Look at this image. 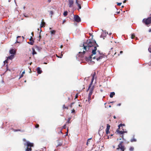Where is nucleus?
Instances as JSON below:
<instances>
[{
    "instance_id": "nucleus-42",
    "label": "nucleus",
    "mask_w": 151,
    "mask_h": 151,
    "mask_svg": "<svg viewBox=\"0 0 151 151\" xmlns=\"http://www.w3.org/2000/svg\"><path fill=\"white\" fill-rule=\"evenodd\" d=\"M76 3L77 5L79 4L78 3V0H76Z\"/></svg>"
},
{
    "instance_id": "nucleus-16",
    "label": "nucleus",
    "mask_w": 151,
    "mask_h": 151,
    "mask_svg": "<svg viewBox=\"0 0 151 151\" xmlns=\"http://www.w3.org/2000/svg\"><path fill=\"white\" fill-rule=\"evenodd\" d=\"M71 120V118L69 117L68 118V121L66 123V124H68L69 123H70V120Z\"/></svg>"
},
{
    "instance_id": "nucleus-61",
    "label": "nucleus",
    "mask_w": 151,
    "mask_h": 151,
    "mask_svg": "<svg viewBox=\"0 0 151 151\" xmlns=\"http://www.w3.org/2000/svg\"><path fill=\"white\" fill-rule=\"evenodd\" d=\"M47 63H44V64H46Z\"/></svg>"
},
{
    "instance_id": "nucleus-64",
    "label": "nucleus",
    "mask_w": 151,
    "mask_h": 151,
    "mask_svg": "<svg viewBox=\"0 0 151 151\" xmlns=\"http://www.w3.org/2000/svg\"><path fill=\"white\" fill-rule=\"evenodd\" d=\"M38 30H39V29H38Z\"/></svg>"
},
{
    "instance_id": "nucleus-58",
    "label": "nucleus",
    "mask_w": 151,
    "mask_h": 151,
    "mask_svg": "<svg viewBox=\"0 0 151 151\" xmlns=\"http://www.w3.org/2000/svg\"><path fill=\"white\" fill-rule=\"evenodd\" d=\"M78 106H81H81L80 104H79Z\"/></svg>"
},
{
    "instance_id": "nucleus-52",
    "label": "nucleus",
    "mask_w": 151,
    "mask_h": 151,
    "mask_svg": "<svg viewBox=\"0 0 151 151\" xmlns=\"http://www.w3.org/2000/svg\"><path fill=\"white\" fill-rule=\"evenodd\" d=\"M122 8H123L124 7V6H122L121 7Z\"/></svg>"
},
{
    "instance_id": "nucleus-14",
    "label": "nucleus",
    "mask_w": 151,
    "mask_h": 151,
    "mask_svg": "<svg viewBox=\"0 0 151 151\" xmlns=\"http://www.w3.org/2000/svg\"><path fill=\"white\" fill-rule=\"evenodd\" d=\"M51 35H54L56 32V31L55 30H53L50 31Z\"/></svg>"
},
{
    "instance_id": "nucleus-5",
    "label": "nucleus",
    "mask_w": 151,
    "mask_h": 151,
    "mask_svg": "<svg viewBox=\"0 0 151 151\" xmlns=\"http://www.w3.org/2000/svg\"><path fill=\"white\" fill-rule=\"evenodd\" d=\"M142 22L146 25L151 24V17L147 19H144L142 20Z\"/></svg>"
},
{
    "instance_id": "nucleus-30",
    "label": "nucleus",
    "mask_w": 151,
    "mask_h": 151,
    "mask_svg": "<svg viewBox=\"0 0 151 151\" xmlns=\"http://www.w3.org/2000/svg\"><path fill=\"white\" fill-rule=\"evenodd\" d=\"M77 6L78 7V8L79 9H81V5L79 4H78L77 5Z\"/></svg>"
},
{
    "instance_id": "nucleus-15",
    "label": "nucleus",
    "mask_w": 151,
    "mask_h": 151,
    "mask_svg": "<svg viewBox=\"0 0 151 151\" xmlns=\"http://www.w3.org/2000/svg\"><path fill=\"white\" fill-rule=\"evenodd\" d=\"M32 54L33 55L35 54H37V52H35V49L34 48H32Z\"/></svg>"
},
{
    "instance_id": "nucleus-48",
    "label": "nucleus",
    "mask_w": 151,
    "mask_h": 151,
    "mask_svg": "<svg viewBox=\"0 0 151 151\" xmlns=\"http://www.w3.org/2000/svg\"><path fill=\"white\" fill-rule=\"evenodd\" d=\"M51 1V0H48V2H50Z\"/></svg>"
},
{
    "instance_id": "nucleus-31",
    "label": "nucleus",
    "mask_w": 151,
    "mask_h": 151,
    "mask_svg": "<svg viewBox=\"0 0 151 151\" xmlns=\"http://www.w3.org/2000/svg\"><path fill=\"white\" fill-rule=\"evenodd\" d=\"M75 110L74 109H73L71 111V113L75 114Z\"/></svg>"
},
{
    "instance_id": "nucleus-38",
    "label": "nucleus",
    "mask_w": 151,
    "mask_h": 151,
    "mask_svg": "<svg viewBox=\"0 0 151 151\" xmlns=\"http://www.w3.org/2000/svg\"><path fill=\"white\" fill-rule=\"evenodd\" d=\"M78 93H77L76 96H75V99L76 98H77L78 97Z\"/></svg>"
},
{
    "instance_id": "nucleus-53",
    "label": "nucleus",
    "mask_w": 151,
    "mask_h": 151,
    "mask_svg": "<svg viewBox=\"0 0 151 151\" xmlns=\"http://www.w3.org/2000/svg\"><path fill=\"white\" fill-rule=\"evenodd\" d=\"M119 13H120V12H117V14H119Z\"/></svg>"
},
{
    "instance_id": "nucleus-21",
    "label": "nucleus",
    "mask_w": 151,
    "mask_h": 151,
    "mask_svg": "<svg viewBox=\"0 0 151 151\" xmlns=\"http://www.w3.org/2000/svg\"><path fill=\"white\" fill-rule=\"evenodd\" d=\"M68 12L67 11H65L64 12L63 15L65 16H66L68 15Z\"/></svg>"
},
{
    "instance_id": "nucleus-1",
    "label": "nucleus",
    "mask_w": 151,
    "mask_h": 151,
    "mask_svg": "<svg viewBox=\"0 0 151 151\" xmlns=\"http://www.w3.org/2000/svg\"><path fill=\"white\" fill-rule=\"evenodd\" d=\"M83 49L85 50H83V52H79V56L81 54H82V55H81V57H83V55L85 54L86 51L90 50H92V54L89 57V60H91L92 58H93V59H96L97 61H99L104 58V55L102 53H101L100 51H97L96 52L97 47H98L99 46L95 41H93L90 39L87 40L85 42L83 43Z\"/></svg>"
},
{
    "instance_id": "nucleus-13",
    "label": "nucleus",
    "mask_w": 151,
    "mask_h": 151,
    "mask_svg": "<svg viewBox=\"0 0 151 151\" xmlns=\"http://www.w3.org/2000/svg\"><path fill=\"white\" fill-rule=\"evenodd\" d=\"M14 56L13 55H12L8 57V59L10 60H12L14 58Z\"/></svg>"
},
{
    "instance_id": "nucleus-60",
    "label": "nucleus",
    "mask_w": 151,
    "mask_h": 151,
    "mask_svg": "<svg viewBox=\"0 0 151 151\" xmlns=\"http://www.w3.org/2000/svg\"><path fill=\"white\" fill-rule=\"evenodd\" d=\"M113 134H111V136H113Z\"/></svg>"
},
{
    "instance_id": "nucleus-55",
    "label": "nucleus",
    "mask_w": 151,
    "mask_h": 151,
    "mask_svg": "<svg viewBox=\"0 0 151 151\" xmlns=\"http://www.w3.org/2000/svg\"><path fill=\"white\" fill-rule=\"evenodd\" d=\"M149 32H151V29H150L149 30Z\"/></svg>"
},
{
    "instance_id": "nucleus-36",
    "label": "nucleus",
    "mask_w": 151,
    "mask_h": 151,
    "mask_svg": "<svg viewBox=\"0 0 151 151\" xmlns=\"http://www.w3.org/2000/svg\"><path fill=\"white\" fill-rule=\"evenodd\" d=\"M39 125L38 124H36L35 127V128H37L39 127Z\"/></svg>"
},
{
    "instance_id": "nucleus-18",
    "label": "nucleus",
    "mask_w": 151,
    "mask_h": 151,
    "mask_svg": "<svg viewBox=\"0 0 151 151\" xmlns=\"http://www.w3.org/2000/svg\"><path fill=\"white\" fill-rule=\"evenodd\" d=\"M110 126L109 124H107V127L106 130H109Z\"/></svg>"
},
{
    "instance_id": "nucleus-24",
    "label": "nucleus",
    "mask_w": 151,
    "mask_h": 151,
    "mask_svg": "<svg viewBox=\"0 0 151 151\" xmlns=\"http://www.w3.org/2000/svg\"><path fill=\"white\" fill-rule=\"evenodd\" d=\"M49 13L51 15V17L52 15L53 14V12L52 11H49Z\"/></svg>"
},
{
    "instance_id": "nucleus-57",
    "label": "nucleus",
    "mask_w": 151,
    "mask_h": 151,
    "mask_svg": "<svg viewBox=\"0 0 151 151\" xmlns=\"http://www.w3.org/2000/svg\"><path fill=\"white\" fill-rule=\"evenodd\" d=\"M113 148H115V146H113Z\"/></svg>"
},
{
    "instance_id": "nucleus-56",
    "label": "nucleus",
    "mask_w": 151,
    "mask_h": 151,
    "mask_svg": "<svg viewBox=\"0 0 151 151\" xmlns=\"http://www.w3.org/2000/svg\"><path fill=\"white\" fill-rule=\"evenodd\" d=\"M68 100H70V98H69V97H68Z\"/></svg>"
},
{
    "instance_id": "nucleus-4",
    "label": "nucleus",
    "mask_w": 151,
    "mask_h": 151,
    "mask_svg": "<svg viewBox=\"0 0 151 151\" xmlns=\"http://www.w3.org/2000/svg\"><path fill=\"white\" fill-rule=\"evenodd\" d=\"M123 142H121L118 145V147L116 148V150H118L120 149L121 151H124L126 149L124 146L123 145Z\"/></svg>"
},
{
    "instance_id": "nucleus-54",
    "label": "nucleus",
    "mask_w": 151,
    "mask_h": 151,
    "mask_svg": "<svg viewBox=\"0 0 151 151\" xmlns=\"http://www.w3.org/2000/svg\"><path fill=\"white\" fill-rule=\"evenodd\" d=\"M32 36H33V32H32Z\"/></svg>"
},
{
    "instance_id": "nucleus-25",
    "label": "nucleus",
    "mask_w": 151,
    "mask_h": 151,
    "mask_svg": "<svg viewBox=\"0 0 151 151\" xmlns=\"http://www.w3.org/2000/svg\"><path fill=\"white\" fill-rule=\"evenodd\" d=\"M41 31H42V30H40V34H39V38H40V39H39V41H40V39H41V34H40V32H41Z\"/></svg>"
},
{
    "instance_id": "nucleus-17",
    "label": "nucleus",
    "mask_w": 151,
    "mask_h": 151,
    "mask_svg": "<svg viewBox=\"0 0 151 151\" xmlns=\"http://www.w3.org/2000/svg\"><path fill=\"white\" fill-rule=\"evenodd\" d=\"M137 141L136 139L134 138H133L130 140V141L131 142H135Z\"/></svg>"
},
{
    "instance_id": "nucleus-26",
    "label": "nucleus",
    "mask_w": 151,
    "mask_h": 151,
    "mask_svg": "<svg viewBox=\"0 0 151 151\" xmlns=\"http://www.w3.org/2000/svg\"><path fill=\"white\" fill-rule=\"evenodd\" d=\"M135 37V35L134 34H132L131 35V38L132 39H133Z\"/></svg>"
},
{
    "instance_id": "nucleus-34",
    "label": "nucleus",
    "mask_w": 151,
    "mask_h": 151,
    "mask_svg": "<svg viewBox=\"0 0 151 151\" xmlns=\"http://www.w3.org/2000/svg\"><path fill=\"white\" fill-rule=\"evenodd\" d=\"M14 131H21L22 132H24V131H21V130H20V129H16V130H14Z\"/></svg>"
},
{
    "instance_id": "nucleus-62",
    "label": "nucleus",
    "mask_w": 151,
    "mask_h": 151,
    "mask_svg": "<svg viewBox=\"0 0 151 151\" xmlns=\"http://www.w3.org/2000/svg\"><path fill=\"white\" fill-rule=\"evenodd\" d=\"M51 29V28H50V29Z\"/></svg>"
},
{
    "instance_id": "nucleus-40",
    "label": "nucleus",
    "mask_w": 151,
    "mask_h": 151,
    "mask_svg": "<svg viewBox=\"0 0 151 151\" xmlns=\"http://www.w3.org/2000/svg\"><path fill=\"white\" fill-rule=\"evenodd\" d=\"M91 139H88L87 140V145H88V143L89 142V140Z\"/></svg>"
},
{
    "instance_id": "nucleus-44",
    "label": "nucleus",
    "mask_w": 151,
    "mask_h": 151,
    "mask_svg": "<svg viewBox=\"0 0 151 151\" xmlns=\"http://www.w3.org/2000/svg\"><path fill=\"white\" fill-rule=\"evenodd\" d=\"M127 1V0H124V1L123 2V3H125Z\"/></svg>"
},
{
    "instance_id": "nucleus-23",
    "label": "nucleus",
    "mask_w": 151,
    "mask_h": 151,
    "mask_svg": "<svg viewBox=\"0 0 151 151\" xmlns=\"http://www.w3.org/2000/svg\"><path fill=\"white\" fill-rule=\"evenodd\" d=\"M134 150V148L133 147H130L129 149V150L130 151H133Z\"/></svg>"
},
{
    "instance_id": "nucleus-19",
    "label": "nucleus",
    "mask_w": 151,
    "mask_h": 151,
    "mask_svg": "<svg viewBox=\"0 0 151 151\" xmlns=\"http://www.w3.org/2000/svg\"><path fill=\"white\" fill-rule=\"evenodd\" d=\"M63 109H68V106H66L65 104L63 105Z\"/></svg>"
},
{
    "instance_id": "nucleus-43",
    "label": "nucleus",
    "mask_w": 151,
    "mask_h": 151,
    "mask_svg": "<svg viewBox=\"0 0 151 151\" xmlns=\"http://www.w3.org/2000/svg\"><path fill=\"white\" fill-rule=\"evenodd\" d=\"M15 43H20V42H19V41H18V40H17V41H16V42Z\"/></svg>"
},
{
    "instance_id": "nucleus-2",
    "label": "nucleus",
    "mask_w": 151,
    "mask_h": 151,
    "mask_svg": "<svg viewBox=\"0 0 151 151\" xmlns=\"http://www.w3.org/2000/svg\"><path fill=\"white\" fill-rule=\"evenodd\" d=\"M95 75V73L93 75L92 78L91 79V82L89 84L88 88L86 91H88V90H89V93L88 96V101H89L91 100V96L92 95L93 93V91L94 89L93 86L91 87L92 85L93 84V83L94 80Z\"/></svg>"
},
{
    "instance_id": "nucleus-6",
    "label": "nucleus",
    "mask_w": 151,
    "mask_h": 151,
    "mask_svg": "<svg viewBox=\"0 0 151 151\" xmlns=\"http://www.w3.org/2000/svg\"><path fill=\"white\" fill-rule=\"evenodd\" d=\"M74 19L75 21L77 22H79L81 21L80 17L77 15H75L74 16Z\"/></svg>"
},
{
    "instance_id": "nucleus-12",
    "label": "nucleus",
    "mask_w": 151,
    "mask_h": 151,
    "mask_svg": "<svg viewBox=\"0 0 151 151\" xmlns=\"http://www.w3.org/2000/svg\"><path fill=\"white\" fill-rule=\"evenodd\" d=\"M115 94V93L114 92H112L110 93L109 96L110 98H112L114 96Z\"/></svg>"
},
{
    "instance_id": "nucleus-32",
    "label": "nucleus",
    "mask_w": 151,
    "mask_h": 151,
    "mask_svg": "<svg viewBox=\"0 0 151 151\" xmlns=\"http://www.w3.org/2000/svg\"><path fill=\"white\" fill-rule=\"evenodd\" d=\"M116 4H117V5L118 6H120L122 4V3H118V2H117L116 3Z\"/></svg>"
},
{
    "instance_id": "nucleus-10",
    "label": "nucleus",
    "mask_w": 151,
    "mask_h": 151,
    "mask_svg": "<svg viewBox=\"0 0 151 151\" xmlns=\"http://www.w3.org/2000/svg\"><path fill=\"white\" fill-rule=\"evenodd\" d=\"M9 52L11 54L14 55L16 53V51L14 49H12L10 50Z\"/></svg>"
},
{
    "instance_id": "nucleus-47",
    "label": "nucleus",
    "mask_w": 151,
    "mask_h": 151,
    "mask_svg": "<svg viewBox=\"0 0 151 151\" xmlns=\"http://www.w3.org/2000/svg\"><path fill=\"white\" fill-rule=\"evenodd\" d=\"M121 105V104L120 103L117 104V106H120Z\"/></svg>"
},
{
    "instance_id": "nucleus-28",
    "label": "nucleus",
    "mask_w": 151,
    "mask_h": 151,
    "mask_svg": "<svg viewBox=\"0 0 151 151\" xmlns=\"http://www.w3.org/2000/svg\"><path fill=\"white\" fill-rule=\"evenodd\" d=\"M24 73H25L24 71L22 73V74H21V75L20 76V78H22V77L23 76V74H24Z\"/></svg>"
},
{
    "instance_id": "nucleus-20",
    "label": "nucleus",
    "mask_w": 151,
    "mask_h": 151,
    "mask_svg": "<svg viewBox=\"0 0 151 151\" xmlns=\"http://www.w3.org/2000/svg\"><path fill=\"white\" fill-rule=\"evenodd\" d=\"M123 126H124V124H119L118 126V128L117 129H119H119H120V127H122Z\"/></svg>"
},
{
    "instance_id": "nucleus-9",
    "label": "nucleus",
    "mask_w": 151,
    "mask_h": 151,
    "mask_svg": "<svg viewBox=\"0 0 151 151\" xmlns=\"http://www.w3.org/2000/svg\"><path fill=\"white\" fill-rule=\"evenodd\" d=\"M45 23L44 22V19H43L42 20V22L40 25L41 28L44 27L45 26Z\"/></svg>"
},
{
    "instance_id": "nucleus-7",
    "label": "nucleus",
    "mask_w": 151,
    "mask_h": 151,
    "mask_svg": "<svg viewBox=\"0 0 151 151\" xmlns=\"http://www.w3.org/2000/svg\"><path fill=\"white\" fill-rule=\"evenodd\" d=\"M116 132L120 134H122V139H124V135L123 134V133H127V132L126 131H119V129H117Z\"/></svg>"
},
{
    "instance_id": "nucleus-33",
    "label": "nucleus",
    "mask_w": 151,
    "mask_h": 151,
    "mask_svg": "<svg viewBox=\"0 0 151 151\" xmlns=\"http://www.w3.org/2000/svg\"><path fill=\"white\" fill-rule=\"evenodd\" d=\"M66 124H65L63 127V129H65L66 128Z\"/></svg>"
},
{
    "instance_id": "nucleus-46",
    "label": "nucleus",
    "mask_w": 151,
    "mask_h": 151,
    "mask_svg": "<svg viewBox=\"0 0 151 151\" xmlns=\"http://www.w3.org/2000/svg\"><path fill=\"white\" fill-rule=\"evenodd\" d=\"M21 38V36H18L17 37V38Z\"/></svg>"
},
{
    "instance_id": "nucleus-39",
    "label": "nucleus",
    "mask_w": 151,
    "mask_h": 151,
    "mask_svg": "<svg viewBox=\"0 0 151 151\" xmlns=\"http://www.w3.org/2000/svg\"><path fill=\"white\" fill-rule=\"evenodd\" d=\"M68 127L67 128V131L66 132V135L68 134Z\"/></svg>"
},
{
    "instance_id": "nucleus-11",
    "label": "nucleus",
    "mask_w": 151,
    "mask_h": 151,
    "mask_svg": "<svg viewBox=\"0 0 151 151\" xmlns=\"http://www.w3.org/2000/svg\"><path fill=\"white\" fill-rule=\"evenodd\" d=\"M37 73L38 74H41L42 72V70H41V68H40L39 67H38L37 68Z\"/></svg>"
},
{
    "instance_id": "nucleus-22",
    "label": "nucleus",
    "mask_w": 151,
    "mask_h": 151,
    "mask_svg": "<svg viewBox=\"0 0 151 151\" xmlns=\"http://www.w3.org/2000/svg\"><path fill=\"white\" fill-rule=\"evenodd\" d=\"M34 41H31V42H28V43L30 45H33V44H34Z\"/></svg>"
},
{
    "instance_id": "nucleus-3",
    "label": "nucleus",
    "mask_w": 151,
    "mask_h": 151,
    "mask_svg": "<svg viewBox=\"0 0 151 151\" xmlns=\"http://www.w3.org/2000/svg\"><path fill=\"white\" fill-rule=\"evenodd\" d=\"M25 146H27V148L25 151H31L32 150V147L34 146V144L31 143L29 141H27L24 144Z\"/></svg>"
},
{
    "instance_id": "nucleus-45",
    "label": "nucleus",
    "mask_w": 151,
    "mask_h": 151,
    "mask_svg": "<svg viewBox=\"0 0 151 151\" xmlns=\"http://www.w3.org/2000/svg\"><path fill=\"white\" fill-rule=\"evenodd\" d=\"M23 140L24 142H26V139H23Z\"/></svg>"
},
{
    "instance_id": "nucleus-35",
    "label": "nucleus",
    "mask_w": 151,
    "mask_h": 151,
    "mask_svg": "<svg viewBox=\"0 0 151 151\" xmlns=\"http://www.w3.org/2000/svg\"><path fill=\"white\" fill-rule=\"evenodd\" d=\"M56 55V56L58 58H61L63 56V54H61V56H60V57H59V56H58L57 55Z\"/></svg>"
},
{
    "instance_id": "nucleus-59",
    "label": "nucleus",
    "mask_w": 151,
    "mask_h": 151,
    "mask_svg": "<svg viewBox=\"0 0 151 151\" xmlns=\"http://www.w3.org/2000/svg\"><path fill=\"white\" fill-rule=\"evenodd\" d=\"M111 107V105H109V107Z\"/></svg>"
},
{
    "instance_id": "nucleus-29",
    "label": "nucleus",
    "mask_w": 151,
    "mask_h": 151,
    "mask_svg": "<svg viewBox=\"0 0 151 151\" xmlns=\"http://www.w3.org/2000/svg\"><path fill=\"white\" fill-rule=\"evenodd\" d=\"M106 133L107 134H108L110 133V132L109 131V130H106Z\"/></svg>"
},
{
    "instance_id": "nucleus-27",
    "label": "nucleus",
    "mask_w": 151,
    "mask_h": 151,
    "mask_svg": "<svg viewBox=\"0 0 151 151\" xmlns=\"http://www.w3.org/2000/svg\"><path fill=\"white\" fill-rule=\"evenodd\" d=\"M74 104V102H72L71 103L70 105V107L71 108H72V105L73 104Z\"/></svg>"
},
{
    "instance_id": "nucleus-49",
    "label": "nucleus",
    "mask_w": 151,
    "mask_h": 151,
    "mask_svg": "<svg viewBox=\"0 0 151 151\" xmlns=\"http://www.w3.org/2000/svg\"><path fill=\"white\" fill-rule=\"evenodd\" d=\"M113 117L114 119H115L116 118V117L115 116H113Z\"/></svg>"
},
{
    "instance_id": "nucleus-41",
    "label": "nucleus",
    "mask_w": 151,
    "mask_h": 151,
    "mask_svg": "<svg viewBox=\"0 0 151 151\" xmlns=\"http://www.w3.org/2000/svg\"><path fill=\"white\" fill-rule=\"evenodd\" d=\"M29 40L30 41H32V37H31L30 39H29Z\"/></svg>"
},
{
    "instance_id": "nucleus-37",
    "label": "nucleus",
    "mask_w": 151,
    "mask_h": 151,
    "mask_svg": "<svg viewBox=\"0 0 151 151\" xmlns=\"http://www.w3.org/2000/svg\"><path fill=\"white\" fill-rule=\"evenodd\" d=\"M8 59L7 58L6 60L5 61H4V64H5V63H7Z\"/></svg>"
},
{
    "instance_id": "nucleus-51",
    "label": "nucleus",
    "mask_w": 151,
    "mask_h": 151,
    "mask_svg": "<svg viewBox=\"0 0 151 151\" xmlns=\"http://www.w3.org/2000/svg\"><path fill=\"white\" fill-rule=\"evenodd\" d=\"M123 52L122 51H121L120 52V54H122Z\"/></svg>"
},
{
    "instance_id": "nucleus-50",
    "label": "nucleus",
    "mask_w": 151,
    "mask_h": 151,
    "mask_svg": "<svg viewBox=\"0 0 151 151\" xmlns=\"http://www.w3.org/2000/svg\"><path fill=\"white\" fill-rule=\"evenodd\" d=\"M63 45H61L60 46V48H63Z\"/></svg>"
},
{
    "instance_id": "nucleus-8",
    "label": "nucleus",
    "mask_w": 151,
    "mask_h": 151,
    "mask_svg": "<svg viewBox=\"0 0 151 151\" xmlns=\"http://www.w3.org/2000/svg\"><path fill=\"white\" fill-rule=\"evenodd\" d=\"M68 5L69 7H71L73 4V0H68Z\"/></svg>"
},
{
    "instance_id": "nucleus-63",
    "label": "nucleus",
    "mask_w": 151,
    "mask_h": 151,
    "mask_svg": "<svg viewBox=\"0 0 151 151\" xmlns=\"http://www.w3.org/2000/svg\"><path fill=\"white\" fill-rule=\"evenodd\" d=\"M114 102L113 101V102H111V103H113Z\"/></svg>"
}]
</instances>
